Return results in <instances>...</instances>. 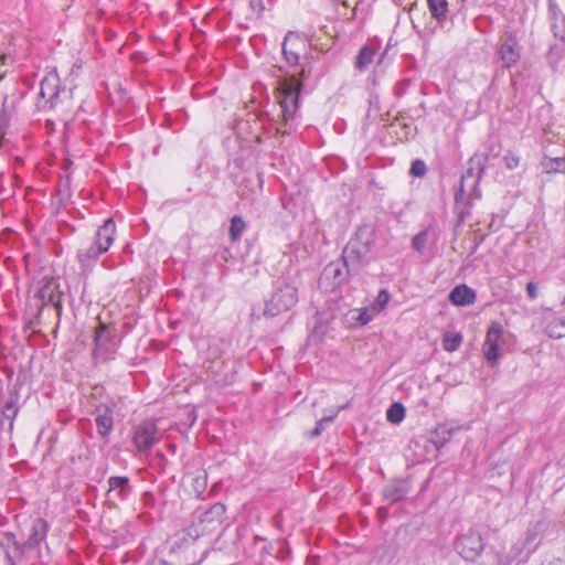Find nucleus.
Returning a JSON list of instances; mask_svg holds the SVG:
<instances>
[{"label": "nucleus", "instance_id": "dca6fc26", "mask_svg": "<svg viewBox=\"0 0 565 565\" xmlns=\"http://www.w3.org/2000/svg\"><path fill=\"white\" fill-rule=\"evenodd\" d=\"M476 297V291L467 285L456 286L449 294V300L456 306L472 305Z\"/></svg>", "mask_w": 565, "mask_h": 565}, {"label": "nucleus", "instance_id": "a18cd8bd", "mask_svg": "<svg viewBox=\"0 0 565 565\" xmlns=\"http://www.w3.org/2000/svg\"><path fill=\"white\" fill-rule=\"evenodd\" d=\"M555 36H558L559 40L565 43V29L561 33L555 31Z\"/></svg>", "mask_w": 565, "mask_h": 565}, {"label": "nucleus", "instance_id": "f8f14e48", "mask_svg": "<svg viewBox=\"0 0 565 565\" xmlns=\"http://www.w3.org/2000/svg\"><path fill=\"white\" fill-rule=\"evenodd\" d=\"M498 55L504 68H511L521 58V47L516 38L509 33L500 42Z\"/></svg>", "mask_w": 565, "mask_h": 565}, {"label": "nucleus", "instance_id": "39448f33", "mask_svg": "<svg viewBox=\"0 0 565 565\" xmlns=\"http://www.w3.org/2000/svg\"><path fill=\"white\" fill-rule=\"evenodd\" d=\"M301 88L302 84L295 75L285 76L278 82V103L281 108L285 127L289 126V122L295 118Z\"/></svg>", "mask_w": 565, "mask_h": 565}, {"label": "nucleus", "instance_id": "4468645a", "mask_svg": "<svg viewBox=\"0 0 565 565\" xmlns=\"http://www.w3.org/2000/svg\"><path fill=\"white\" fill-rule=\"evenodd\" d=\"M114 403H99L95 408V423L98 435L106 439L114 427Z\"/></svg>", "mask_w": 565, "mask_h": 565}, {"label": "nucleus", "instance_id": "2f4dec72", "mask_svg": "<svg viewBox=\"0 0 565 565\" xmlns=\"http://www.w3.org/2000/svg\"><path fill=\"white\" fill-rule=\"evenodd\" d=\"M356 313L358 316L355 317V320L358 323H360L361 326H364V324H367L374 317V315H376V312H373L372 311V308H362V309H359L356 310Z\"/></svg>", "mask_w": 565, "mask_h": 565}, {"label": "nucleus", "instance_id": "4be33fe9", "mask_svg": "<svg viewBox=\"0 0 565 565\" xmlns=\"http://www.w3.org/2000/svg\"><path fill=\"white\" fill-rule=\"evenodd\" d=\"M225 511L226 509L224 504L220 502L214 503L207 511H205L202 514L201 521L207 523L221 522L225 514Z\"/></svg>", "mask_w": 565, "mask_h": 565}, {"label": "nucleus", "instance_id": "aec40b11", "mask_svg": "<svg viewBox=\"0 0 565 565\" xmlns=\"http://www.w3.org/2000/svg\"><path fill=\"white\" fill-rule=\"evenodd\" d=\"M18 413V394L11 393L2 409V416L7 419H10V430L13 428V420L15 419Z\"/></svg>", "mask_w": 565, "mask_h": 565}, {"label": "nucleus", "instance_id": "7c9ffc66", "mask_svg": "<svg viewBox=\"0 0 565 565\" xmlns=\"http://www.w3.org/2000/svg\"><path fill=\"white\" fill-rule=\"evenodd\" d=\"M289 38L286 36L282 43V53L289 65H297L299 62V54L291 49H288Z\"/></svg>", "mask_w": 565, "mask_h": 565}, {"label": "nucleus", "instance_id": "f03ea898", "mask_svg": "<svg viewBox=\"0 0 565 565\" xmlns=\"http://www.w3.org/2000/svg\"><path fill=\"white\" fill-rule=\"evenodd\" d=\"M298 301V286L295 279L279 277L274 291L265 302L264 315L276 317L290 310Z\"/></svg>", "mask_w": 565, "mask_h": 565}, {"label": "nucleus", "instance_id": "de8ad7c7", "mask_svg": "<svg viewBox=\"0 0 565 565\" xmlns=\"http://www.w3.org/2000/svg\"><path fill=\"white\" fill-rule=\"evenodd\" d=\"M354 15H355V8H353V9H352V13H351V15L349 17V19H353V18H354Z\"/></svg>", "mask_w": 565, "mask_h": 565}, {"label": "nucleus", "instance_id": "1a4fd4ad", "mask_svg": "<svg viewBox=\"0 0 565 565\" xmlns=\"http://www.w3.org/2000/svg\"><path fill=\"white\" fill-rule=\"evenodd\" d=\"M503 339V327L499 323L493 321L486 335V340L482 347L483 355L487 360V362L494 366L498 364L500 359V344Z\"/></svg>", "mask_w": 565, "mask_h": 565}, {"label": "nucleus", "instance_id": "473e14b6", "mask_svg": "<svg viewBox=\"0 0 565 565\" xmlns=\"http://www.w3.org/2000/svg\"><path fill=\"white\" fill-rule=\"evenodd\" d=\"M452 431H454V429L448 428L446 425L437 426L434 431V435L437 438L436 443L437 441H440L441 444L446 443L450 438Z\"/></svg>", "mask_w": 565, "mask_h": 565}, {"label": "nucleus", "instance_id": "f704fd0d", "mask_svg": "<svg viewBox=\"0 0 565 565\" xmlns=\"http://www.w3.org/2000/svg\"><path fill=\"white\" fill-rule=\"evenodd\" d=\"M206 477H207L206 471L202 470V471H199L196 477L194 478L193 487L198 493H201L205 489Z\"/></svg>", "mask_w": 565, "mask_h": 565}, {"label": "nucleus", "instance_id": "603ef678", "mask_svg": "<svg viewBox=\"0 0 565 565\" xmlns=\"http://www.w3.org/2000/svg\"><path fill=\"white\" fill-rule=\"evenodd\" d=\"M6 60H7V57H6V56H2V57L0 58V61H1V63H2V64H4V61H6Z\"/></svg>", "mask_w": 565, "mask_h": 565}, {"label": "nucleus", "instance_id": "58836bf2", "mask_svg": "<svg viewBox=\"0 0 565 565\" xmlns=\"http://www.w3.org/2000/svg\"><path fill=\"white\" fill-rule=\"evenodd\" d=\"M548 10L554 21L561 18L562 21L565 22V17L556 3L550 2Z\"/></svg>", "mask_w": 565, "mask_h": 565}, {"label": "nucleus", "instance_id": "3c124183", "mask_svg": "<svg viewBox=\"0 0 565 565\" xmlns=\"http://www.w3.org/2000/svg\"><path fill=\"white\" fill-rule=\"evenodd\" d=\"M478 245H479V243H477V244L473 246L472 253H475V252L477 250Z\"/></svg>", "mask_w": 565, "mask_h": 565}, {"label": "nucleus", "instance_id": "20e7f679", "mask_svg": "<svg viewBox=\"0 0 565 565\" xmlns=\"http://www.w3.org/2000/svg\"><path fill=\"white\" fill-rule=\"evenodd\" d=\"M71 92L61 88V79L55 71L49 72L40 83L38 107L52 110L68 104Z\"/></svg>", "mask_w": 565, "mask_h": 565}, {"label": "nucleus", "instance_id": "f257e3e1", "mask_svg": "<svg viewBox=\"0 0 565 565\" xmlns=\"http://www.w3.org/2000/svg\"><path fill=\"white\" fill-rule=\"evenodd\" d=\"M375 244V233L369 226L359 227L354 237H352L342 253L343 265L347 273L358 271L359 267L369 263L370 254Z\"/></svg>", "mask_w": 565, "mask_h": 565}, {"label": "nucleus", "instance_id": "e433bc0d", "mask_svg": "<svg viewBox=\"0 0 565 565\" xmlns=\"http://www.w3.org/2000/svg\"><path fill=\"white\" fill-rule=\"evenodd\" d=\"M504 164L509 170H513L519 167L520 158L513 152H508L503 158Z\"/></svg>", "mask_w": 565, "mask_h": 565}, {"label": "nucleus", "instance_id": "5701e85b", "mask_svg": "<svg viewBox=\"0 0 565 565\" xmlns=\"http://www.w3.org/2000/svg\"><path fill=\"white\" fill-rule=\"evenodd\" d=\"M375 55V51L371 46H363L355 61V67L360 71L365 70L372 62Z\"/></svg>", "mask_w": 565, "mask_h": 565}, {"label": "nucleus", "instance_id": "cd10ccee", "mask_svg": "<svg viewBox=\"0 0 565 565\" xmlns=\"http://www.w3.org/2000/svg\"><path fill=\"white\" fill-rule=\"evenodd\" d=\"M430 231L428 228L420 231L417 233L413 239H412V247L418 252L422 253L428 242Z\"/></svg>", "mask_w": 565, "mask_h": 565}, {"label": "nucleus", "instance_id": "c9c22d12", "mask_svg": "<svg viewBox=\"0 0 565 565\" xmlns=\"http://www.w3.org/2000/svg\"><path fill=\"white\" fill-rule=\"evenodd\" d=\"M334 418H335V415L328 416V417H323L322 419H320V420L317 423V425H316V427H315V429L312 430V433H311V435H310V436H311V437H318V436H320V435H321V433L324 430L326 425H327V424L332 423Z\"/></svg>", "mask_w": 565, "mask_h": 565}, {"label": "nucleus", "instance_id": "8fccbe9b", "mask_svg": "<svg viewBox=\"0 0 565 565\" xmlns=\"http://www.w3.org/2000/svg\"><path fill=\"white\" fill-rule=\"evenodd\" d=\"M79 68H81V65L75 64V65L73 66V70H75V71H78Z\"/></svg>", "mask_w": 565, "mask_h": 565}, {"label": "nucleus", "instance_id": "2eb2a0df", "mask_svg": "<svg viewBox=\"0 0 565 565\" xmlns=\"http://www.w3.org/2000/svg\"><path fill=\"white\" fill-rule=\"evenodd\" d=\"M0 544L4 550L9 565H15V559L20 558L24 552V544L21 545L13 533H4Z\"/></svg>", "mask_w": 565, "mask_h": 565}, {"label": "nucleus", "instance_id": "b1692460", "mask_svg": "<svg viewBox=\"0 0 565 565\" xmlns=\"http://www.w3.org/2000/svg\"><path fill=\"white\" fill-rule=\"evenodd\" d=\"M15 110V103L9 100L8 96H4L2 102V108L0 113V128L9 125L10 118Z\"/></svg>", "mask_w": 565, "mask_h": 565}, {"label": "nucleus", "instance_id": "f3484780", "mask_svg": "<svg viewBox=\"0 0 565 565\" xmlns=\"http://www.w3.org/2000/svg\"><path fill=\"white\" fill-rule=\"evenodd\" d=\"M408 491L409 484L406 480H395L383 489V497L386 500L396 502L403 499Z\"/></svg>", "mask_w": 565, "mask_h": 565}, {"label": "nucleus", "instance_id": "423d86ee", "mask_svg": "<svg viewBox=\"0 0 565 565\" xmlns=\"http://www.w3.org/2000/svg\"><path fill=\"white\" fill-rule=\"evenodd\" d=\"M455 550L466 561L477 559L484 550L481 534L475 529H469L457 537Z\"/></svg>", "mask_w": 565, "mask_h": 565}, {"label": "nucleus", "instance_id": "0eeeda50", "mask_svg": "<svg viewBox=\"0 0 565 565\" xmlns=\"http://www.w3.org/2000/svg\"><path fill=\"white\" fill-rule=\"evenodd\" d=\"M480 177L475 178L473 170L468 169L461 177L458 190L455 193V209L460 221H465L470 214L471 209V193L467 192L466 183L471 180V190L476 191Z\"/></svg>", "mask_w": 565, "mask_h": 565}, {"label": "nucleus", "instance_id": "a211bd4d", "mask_svg": "<svg viewBox=\"0 0 565 565\" xmlns=\"http://www.w3.org/2000/svg\"><path fill=\"white\" fill-rule=\"evenodd\" d=\"M47 532V523L43 519H35L32 523L31 534L24 543L25 547L38 546L45 537Z\"/></svg>", "mask_w": 565, "mask_h": 565}, {"label": "nucleus", "instance_id": "09e8293b", "mask_svg": "<svg viewBox=\"0 0 565 565\" xmlns=\"http://www.w3.org/2000/svg\"><path fill=\"white\" fill-rule=\"evenodd\" d=\"M79 68H81V65L75 64V65L73 66V70H75V71H78Z\"/></svg>", "mask_w": 565, "mask_h": 565}, {"label": "nucleus", "instance_id": "ddd939ff", "mask_svg": "<svg viewBox=\"0 0 565 565\" xmlns=\"http://www.w3.org/2000/svg\"><path fill=\"white\" fill-rule=\"evenodd\" d=\"M159 441L158 427L152 422L140 424L134 434V445L139 452L148 451Z\"/></svg>", "mask_w": 565, "mask_h": 565}, {"label": "nucleus", "instance_id": "79ce46f5", "mask_svg": "<svg viewBox=\"0 0 565 565\" xmlns=\"http://www.w3.org/2000/svg\"><path fill=\"white\" fill-rule=\"evenodd\" d=\"M249 6L258 13H262L264 10L263 0H249Z\"/></svg>", "mask_w": 565, "mask_h": 565}, {"label": "nucleus", "instance_id": "a878e982", "mask_svg": "<svg viewBox=\"0 0 565 565\" xmlns=\"http://www.w3.org/2000/svg\"><path fill=\"white\" fill-rule=\"evenodd\" d=\"M405 417V407L402 403H393L386 412V418L392 424H399Z\"/></svg>", "mask_w": 565, "mask_h": 565}, {"label": "nucleus", "instance_id": "9d476101", "mask_svg": "<svg viewBox=\"0 0 565 565\" xmlns=\"http://www.w3.org/2000/svg\"><path fill=\"white\" fill-rule=\"evenodd\" d=\"M134 492L130 479L126 476H113L108 479L107 499L111 504L127 501Z\"/></svg>", "mask_w": 565, "mask_h": 565}, {"label": "nucleus", "instance_id": "c03bdc74", "mask_svg": "<svg viewBox=\"0 0 565 565\" xmlns=\"http://www.w3.org/2000/svg\"><path fill=\"white\" fill-rule=\"evenodd\" d=\"M148 565H171V564H169L168 562H166L163 559H153V561L149 562Z\"/></svg>", "mask_w": 565, "mask_h": 565}, {"label": "nucleus", "instance_id": "49530a36", "mask_svg": "<svg viewBox=\"0 0 565 565\" xmlns=\"http://www.w3.org/2000/svg\"><path fill=\"white\" fill-rule=\"evenodd\" d=\"M277 131H278V132H281L282 135L289 134V130H287V129H282L281 127H278V128H277Z\"/></svg>", "mask_w": 565, "mask_h": 565}, {"label": "nucleus", "instance_id": "4c0bfd02", "mask_svg": "<svg viewBox=\"0 0 565 565\" xmlns=\"http://www.w3.org/2000/svg\"><path fill=\"white\" fill-rule=\"evenodd\" d=\"M525 542H516L510 551L511 561L508 563V565L512 564L513 559H518L521 557L523 551L525 550Z\"/></svg>", "mask_w": 565, "mask_h": 565}, {"label": "nucleus", "instance_id": "9b49d317", "mask_svg": "<svg viewBox=\"0 0 565 565\" xmlns=\"http://www.w3.org/2000/svg\"><path fill=\"white\" fill-rule=\"evenodd\" d=\"M35 297L40 300V312L46 305H52L60 318L62 315V292L55 279L47 280L38 291Z\"/></svg>", "mask_w": 565, "mask_h": 565}, {"label": "nucleus", "instance_id": "72a5a7b5", "mask_svg": "<svg viewBox=\"0 0 565 565\" xmlns=\"http://www.w3.org/2000/svg\"><path fill=\"white\" fill-rule=\"evenodd\" d=\"M427 167L423 160L416 159L412 162L411 174L414 177H424L426 174Z\"/></svg>", "mask_w": 565, "mask_h": 565}, {"label": "nucleus", "instance_id": "ea45409f", "mask_svg": "<svg viewBox=\"0 0 565 565\" xmlns=\"http://www.w3.org/2000/svg\"><path fill=\"white\" fill-rule=\"evenodd\" d=\"M338 8L337 11L340 15L347 17L348 12L347 10L351 7L350 2L348 0H338Z\"/></svg>", "mask_w": 565, "mask_h": 565}, {"label": "nucleus", "instance_id": "412c9836", "mask_svg": "<svg viewBox=\"0 0 565 565\" xmlns=\"http://www.w3.org/2000/svg\"><path fill=\"white\" fill-rule=\"evenodd\" d=\"M429 11L439 23L447 19L448 3L446 0H427Z\"/></svg>", "mask_w": 565, "mask_h": 565}, {"label": "nucleus", "instance_id": "37998d69", "mask_svg": "<svg viewBox=\"0 0 565 565\" xmlns=\"http://www.w3.org/2000/svg\"><path fill=\"white\" fill-rule=\"evenodd\" d=\"M536 537V533L533 532V531H527L526 532V536H525V540L523 542H525V546L530 543H532Z\"/></svg>", "mask_w": 565, "mask_h": 565}, {"label": "nucleus", "instance_id": "c85d7f7f", "mask_svg": "<svg viewBox=\"0 0 565 565\" xmlns=\"http://www.w3.org/2000/svg\"><path fill=\"white\" fill-rule=\"evenodd\" d=\"M326 275H332L333 277V285L339 286L345 278L342 271V268L334 263H331L326 269Z\"/></svg>", "mask_w": 565, "mask_h": 565}, {"label": "nucleus", "instance_id": "393cba45", "mask_svg": "<svg viewBox=\"0 0 565 565\" xmlns=\"http://www.w3.org/2000/svg\"><path fill=\"white\" fill-rule=\"evenodd\" d=\"M462 342V335L458 332L446 333L443 338V348L447 352H455Z\"/></svg>", "mask_w": 565, "mask_h": 565}, {"label": "nucleus", "instance_id": "bb28decb", "mask_svg": "<svg viewBox=\"0 0 565 565\" xmlns=\"http://www.w3.org/2000/svg\"><path fill=\"white\" fill-rule=\"evenodd\" d=\"M246 224L242 216L235 215L231 220L230 237L232 241H238L242 233L245 231Z\"/></svg>", "mask_w": 565, "mask_h": 565}, {"label": "nucleus", "instance_id": "6ab92c4d", "mask_svg": "<svg viewBox=\"0 0 565 565\" xmlns=\"http://www.w3.org/2000/svg\"><path fill=\"white\" fill-rule=\"evenodd\" d=\"M541 167L546 173H564L565 157L552 158L545 156L541 161Z\"/></svg>", "mask_w": 565, "mask_h": 565}, {"label": "nucleus", "instance_id": "a19ab883", "mask_svg": "<svg viewBox=\"0 0 565 565\" xmlns=\"http://www.w3.org/2000/svg\"><path fill=\"white\" fill-rule=\"evenodd\" d=\"M526 292L530 299H535L537 297V287L534 282H529L526 285Z\"/></svg>", "mask_w": 565, "mask_h": 565}, {"label": "nucleus", "instance_id": "6e6552de", "mask_svg": "<svg viewBox=\"0 0 565 565\" xmlns=\"http://www.w3.org/2000/svg\"><path fill=\"white\" fill-rule=\"evenodd\" d=\"M94 344L93 358L96 363H103L113 359L116 351V343L111 331L105 324L96 329Z\"/></svg>", "mask_w": 565, "mask_h": 565}, {"label": "nucleus", "instance_id": "c756f323", "mask_svg": "<svg viewBox=\"0 0 565 565\" xmlns=\"http://www.w3.org/2000/svg\"><path fill=\"white\" fill-rule=\"evenodd\" d=\"M388 300H390L388 291L385 290V289L381 290L377 294L376 299L374 300V302L371 306L372 311L376 312V313L381 312L385 308V306L387 305Z\"/></svg>", "mask_w": 565, "mask_h": 565}, {"label": "nucleus", "instance_id": "7ed1b4c3", "mask_svg": "<svg viewBox=\"0 0 565 565\" xmlns=\"http://www.w3.org/2000/svg\"><path fill=\"white\" fill-rule=\"evenodd\" d=\"M116 225L113 218H107L97 230L93 243L81 248L77 259L82 267H90L95 264L100 255L106 253L115 241Z\"/></svg>", "mask_w": 565, "mask_h": 565}]
</instances>
